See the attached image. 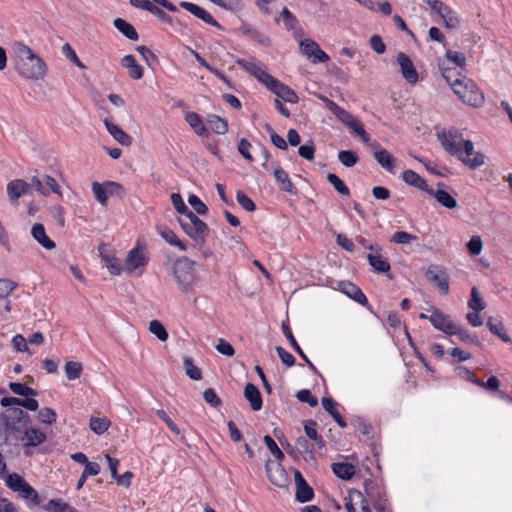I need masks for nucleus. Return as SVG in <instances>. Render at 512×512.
Wrapping results in <instances>:
<instances>
[{"instance_id":"f257e3e1","label":"nucleus","mask_w":512,"mask_h":512,"mask_svg":"<svg viewBox=\"0 0 512 512\" xmlns=\"http://www.w3.org/2000/svg\"><path fill=\"white\" fill-rule=\"evenodd\" d=\"M197 263L187 257H180L175 261L172 274L179 290L184 294H191L199 281L196 271Z\"/></svg>"},{"instance_id":"f03ea898","label":"nucleus","mask_w":512,"mask_h":512,"mask_svg":"<svg viewBox=\"0 0 512 512\" xmlns=\"http://www.w3.org/2000/svg\"><path fill=\"white\" fill-rule=\"evenodd\" d=\"M452 90L467 105L480 107L484 103V95L480 88L472 79L465 76L453 82Z\"/></svg>"},{"instance_id":"7ed1b4c3","label":"nucleus","mask_w":512,"mask_h":512,"mask_svg":"<svg viewBox=\"0 0 512 512\" xmlns=\"http://www.w3.org/2000/svg\"><path fill=\"white\" fill-rule=\"evenodd\" d=\"M178 222L183 231L198 245L205 243L209 228L194 212H189L184 217H180Z\"/></svg>"},{"instance_id":"20e7f679","label":"nucleus","mask_w":512,"mask_h":512,"mask_svg":"<svg viewBox=\"0 0 512 512\" xmlns=\"http://www.w3.org/2000/svg\"><path fill=\"white\" fill-rule=\"evenodd\" d=\"M364 489L368 500L377 512H392L386 491L381 483L376 480H366Z\"/></svg>"},{"instance_id":"39448f33","label":"nucleus","mask_w":512,"mask_h":512,"mask_svg":"<svg viewBox=\"0 0 512 512\" xmlns=\"http://www.w3.org/2000/svg\"><path fill=\"white\" fill-rule=\"evenodd\" d=\"M16 69L18 73L28 79H40L45 74V64L37 55L24 60L16 62Z\"/></svg>"},{"instance_id":"423d86ee","label":"nucleus","mask_w":512,"mask_h":512,"mask_svg":"<svg viewBox=\"0 0 512 512\" xmlns=\"http://www.w3.org/2000/svg\"><path fill=\"white\" fill-rule=\"evenodd\" d=\"M455 156L470 169H477L485 162V156L481 152L475 151L471 140H466Z\"/></svg>"},{"instance_id":"0eeeda50","label":"nucleus","mask_w":512,"mask_h":512,"mask_svg":"<svg viewBox=\"0 0 512 512\" xmlns=\"http://www.w3.org/2000/svg\"><path fill=\"white\" fill-rule=\"evenodd\" d=\"M236 63L246 72L257 78L265 86L272 78V76L267 72L266 66L256 59H238Z\"/></svg>"},{"instance_id":"6e6552de","label":"nucleus","mask_w":512,"mask_h":512,"mask_svg":"<svg viewBox=\"0 0 512 512\" xmlns=\"http://www.w3.org/2000/svg\"><path fill=\"white\" fill-rule=\"evenodd\" d=\"M265 468L267 477L273 485L280 488L288 487L290 483V477L280 463L268 460L266 462Z\"/></svg>"},{"instance_id":"1a4fd4ad","label":"nucleus","mask_w":512,"mask_h":512,"mask_svg":"<svg viewBox=\"0 0 512 512\" xmlns=\"http://www.w3.org/2000/svg\"><path fill=\"white\" fill-rule=\"evenodd\" d=\"M438 139L445 151L451 156H455L466 141L457 129H450L447 133L438 134Z\"/></svg>"},{"instance_id":"9d476101","label":"nucleus","mask_w":512,"mask_h":512,"mask_svg":"<svg viewBox=\"0 0 512 512\" xmlns=\"http://www.w3.org/2000/svg\"><path fill=\"white\" fill-rule=\"evenodd\" d=\"M299 48L301 53L313 63H325L330 59L320 46L311 39H304L300 41Z\"/></svg>"},{"instance_id":"9b49d317","label":"nucleus","mask_w":512,"mask_h":512,"mask_svg":"<svg viewBox=\"0 0 512 512\" xmlns=\"http://www.w3.org/2000/svg\"><path fill=\"white\" fill-rule=\"evenodd\" d=\"M369 146L375 149L374 158L376 162L386 171L395 174L396 158L388 150L382 148L376 141L370 143Z\"/></svg>"},{"instance_id":"f8f14e48","label":"nucleus","mask_w":512,"mask_h":512,"mask_svg":"<svg viewBox=\"0 0 512 512\" xmlns=\"http://www.w3.org/2000/svg\"><path fill=\"white\" fill-rule=\"evenodd\" d=\"M425 276L429 282L435 285L443 294L449 291L448 278L441 266L431 265L428 267Z\"/></svg>"},{"instance_id":"ddd939ff","label":"nucleus","mask_w":512,"mask_h":512,"mask_svg":"<svg viewBox=\"0 0 512 512\" xmlns=\"http://www.w3.org/2000/svg\"><path fill=\"white\" fill-rule=\"evenodd\" d=\"M429 321L435 329L442 331L446 335L452 336V333H455L454 330L457 324H455L448 315L438 309L433 310L432 314L429 316Z\"/></svg>"},{"instance_id":"4468645a","label":"nucleus","mask_w":512,"mask_h":512,"mask_svg":"<svg viewBox=\"0 0 512 512\" xmlns=\"http://www.w3.org/2000/svg\"><path fill=\"white\" fill-rule=\"evenodd\" d=\"M337 289L345 294L350 299L354 300L358 304L367 307L369 306L368 299L363 291L354 283L343 280L337 283Z\"/></svg>"},{"instance_id":"2eb2a0df","label":"nucleus","mask_w":512,"mask_h":512,"mask_svg":"<svg viewBox=\"0 0 512 512\" xmlns=\"http://www.w3.org/2000/svg\"><path fill=\"white\" fill-rule=\"evenodd\" d=\"M266 87L274 93L277 97L283 99L285 102L297 103L298 97L296 93L287 85L283 84L272 76Z\"/></svg>"},{"instance_id":"dca6fc26","label":"nucleus","mask_w":512,"mask_h":512,"mask_svg":"<svg viewBox=\"0 0 512 512\" xmlns=\"http://www.w3.org/2000/svg\"><path fill=\"white\" fill-rule=\"evenodd\" d=\"M397 62L400 66L403 78L408 83L415 84L418 81V73L410 57L403 52H399L397 54Z\"/></svg>"},{"instance_id":"f3484780","label":"nucleus","mask_w":512,"mask_h":512,"mask_svg":"<svg viewBox=\"0 0 512 512\" xmlns=\"http://www.w3.org/2000/svg\"><path fill=\"white\" fill-rule=\"evenodd\" d=\"M294 479L296 484V500L300 503L311 501L314 497V491L297 469L294 470Z\"/></svg>"},{"instance_id":"a211bd4d","label":"nucleus","mask_w":512,"mask_h":512,"mask_svg":"<svg viewBox=\"0 0 512 512\" xmlns=\"http://www.w3.org/2000/svg\"><path fill=\"white\" fill-rule=\"evenodd\" d=\"M368 249L371 253L367 255V260L372 268L378 273H388L391 266L387 258L383 257L380 253V248L368 246Z\"/></svg>"},{"instance_id":"6ab92c4d","label":"nucleus","mask_w":512,"mask_h":512,"mask_svg":"<svg viewBox=\"0 0 512 512\" xmlns=\"http://www.w3.org/2000/svg\"><path fill=\"white\" fill-rule=\"evenodd\" d=\"M7 195L11 203L18 204L19 198L30 191V185L23 179H14L7 184Z\"/></svg>"},{"instance_id":"aec40b11","label":"nucleus","mask_w":512,"mask_h":512,"mask_svg":"<svg viewBox=\"0 0 512 512\" xmlns=\"http://www.w3.org/2000/svg\"><path fill=\"white\" fill-rule=\"evenodd\" d=\"M180 6L205 23L220 28V24L204 8L187 1L180 2Z\"/></svg>"},{"instance_id":"412c9836","label":"nucleus","mask_w":512,"mask_h":512,"mask_svg":"<svg viewBox=\"0 0 512 512\" xmlns=\"http://www.w3.org/2000/svg\"><path fill=\"white\" fill-rule=\"evenodd\" d=\"M146 265L147 259L139 248L136 247L129 251L125 259V270L127 272L132 273Z\"/></svg>"},{"instance_id":"4be33fe9","label":"nucleus","mask_w":512,"mask_h":512,"mask_svg":"<svg viewBox=\"0 0 512 512\" xmlns=\"http://www.w3.org/2000/svg\"><path fill=\"white\" fill-rule=\"evenodd\" d=\"M244 397L250 403V407L253 411H259L262 408V396L259 389L254 384H246L244 388Z\"/></svg>"},{"instance_id":"5701e85b","label":"nucleus","mask_w":512,"mask_h":512,"mask_svg":"<svg viewBox=\"0 0 512 512\" xmlns=\"http://www.w3.org/2000/svg\"><path fill=\"white\" fill-rule=\"evenodd\" d=\"M104 125L107 128L109 134L121 145L129 146L132 142L131 136L123 131L119 126L114 124L108 118L104 119Z\"/></svg>"},{"instance_id":"b1692460","label":"nucleus","mask_w":512,"mask_h":512,"mask_svg":"<svg viewBox=\"0 0 512 512\" xmlns=\"http://www.w3.org/2000/svg\"><path fill=\"white\" fill-rule=\"evenodd\" d=\"M274 177L279 185L280 190L285 191L291 195L297 194V188L291 182L288 173L281 167H277L274 170Z\"/></svg>"},{"instance_id":"393cba45","label":"nucleus","mask_w":512,"mask_h":512,"mask_svg":"<svg viewBox=\"0 0 512 512\" xmlns=\"http://www.w3.org/2000/svg\"><path fill=\"white\" fill-rule=\"evenodd\" d=\"M403 181L413 187L418 188L421 191L426 193L430 192L431 187L426 183V181L415 171L413 170H405L402 174Z\"/></svg>"},{"instance_id":"a878e982","label":"nucleus","mask_w":512,"mask_h":512,"mask_svg":"<svg viewBox=\"0 0 512 512\" xmlns=\"http://www.w3.org/2000/svg\"><path fill=\"white\" fill-rule=\"evenodd\" d=\"M121 65L128 70L130 78L139 80L143 77L144 69L137 63L136 58L133 55L129 54L124 56L121 60Z\"/></svg>"},{"instance_id":"bb28decb","label":"nucleus","mask_w":512,"mask_h":512,"mask_svg":"<svg viewBox=\"0 0 512 512\" xmlns=\"http://www.w3.org/2000/svg\"><path fill=\"white\" fill-rule=\"evenodd\" d=\"M31 235L42 247L47 250H52L56 247L55 242L47 236L44 226L40 223L33 225L31 229Z\"/></svg>"},{"instance_id":"cd10ccee","label":"nucleus","mask_w":512,"mask_h":512,"mask_svg":"<svg viewBox=\"0 0 512 512\" xmlns=\"http://www.w3.org/2000/svg\"><path fill=\"white\" fill-rule=\"evenodd\" d=\"M47 439L46 434L36 428H28L24 432L23 441L24 446L27 447H37L40 444L44 443Z\"/></svg>"},{"instance_id":"c85d7f7f","label":"nucleus","mask_w":512,"mask_h":512,"mask_svg":"<svg viewBox=\"0 0 512 512\" xmlns=\"http://www.w3.org/2000/svg\"><path fill=\"white\" fill-rule=\"evenodd\" d=\"M317 423L314 420L304 421V431L308 439L315 442L318 449L322 450L326 446V442L316 430Z\"/></svg>"},{"instance_id":"c756f323","label":"nucleus","mask_w":512,"mask_h":512,"mask_svg":"<svg viewBox=\"0 0 512 512\" xmlns=\"http://www.w3.org/2000/svg\"><path fill=\"white\" fill-rule=\"evenodd\" d=\"M333 473L342 480H350L356 473L355 466L347 462H337L331 465Z\"/></svg>"},{"instance_id":"7c9ffc66","label":"nucleus","mask_w":512,"mask_h":512,"mask_svg":"<svg viewBox=\"0 0 512 512\" xmlns=\"http://www.w3.org/2000/svg\"><path fill=\"white\" fill-rule=\"evenodd\" d=\"M428 194L433 196L438 203L447 209H454L458 205L457 200L443 189L434 190L431 188Z\"/></svg>"},{"instance_id":"2f4dec72","label":"nucleus","mask_w":512,"mask_h":512,"mask_svg":"<svg viewBox=\"0 0 512 512\" xmlns=\"http://www.w3.org/2000/svg\"><path fill=\"white\" fill-rule=\"evenodd\" d=\"M114 27L122 33L125 37H127L129 40L137 41L139 38L138 32L134 28L133 25H131L129 22L122 18H116L113 21Z\"/></svg>"},{"instance_id":"473e14b6","label":"nucleus","mask_w":512,"mask_h":512,"mask_svg":"<svg viewBox=\"0 0 512 512\" xmlns=\"http://www.w3.org/2000/svg\"><path fill=\"white\" fill-rule=\"evenodd\" d=\"M158 233L170 245L178 247L181 251H186L187 246L178 239L177 235L167 226H158Z\"/></svg>"},{"instance_id":"72a5a7b5","label":"nucleus","mask_w":512,"mask_h":512,"mask_svg":"<svg viewBox=\"0 0 512 512\" xmlns=\"http://www.w3.org/2000/svg\"><path fill=\"white\" fill-rule=\"evenodd\" d=\"M207 124L209 128L219 135H224L228 132V123L221 117L210 114L207 116Z\"/></svg>"},{"instance_id":"f704fd0d","label":"nucleus","mask_w":512,"mask_h":512,"mask_svg":"<svg viewBox=\"0 0 512 512\" xmlns=\"http://www.w3.org/2000/svg\"><path fill=\"white\" fill-rule=\"evenodd\" d=\"M295 447L300 454H303V458L308 461H315L313 447L310 445L307 438L299 437L295 442Z\"/></svg>"},{"instance_id":"c9c22d12","label":"nucleus","mask_w":512,"mask_h":512,"mask_svg":"<svg viewBox=\"0 0 512 512\" xmlns=\"http://www.w3.org/2000/svg\"><path fill=\"white\" fill-rule=\"evenodd\" d=\"M330 112L333 113L347 127L356 119L352 114L336 103H329Z\"/></svg>"},{"instance_id":"e433bc0d","label":"nucleus","mask_w":512,"mask_h":512,"mask_svg":"<svg viewBox=\"0 0 512 512\" xmlns=\"http://www.w3.org/2000/svg\"><path fill=\"white\" fill-rule=\"evenodd\" d=\"M185 119L188 122V124L194 129L197 135L204 136L207 133V128L202 123V120L197 113H187Z\"/></svg>"},{"instance_id":"4c0bfd02","label":"nucleus","mask_w":512,"mask_h":512,"mask_svg":"<svg viewBox=\"0 0 512 512\" xmlns=\"http://www.w3.org/2000/svg\"><path fill=\"white\" fill-rule=\"evenodd\" d=\"M21 497L27 501L29 508L40 505V497L38 492L28 483V485L20 492Z\"/></svg>"},{"instance_id":"58836bf2","label":"nucleus","mask_w":512,"mask_h":512,"mask_svg":"<svg viewBox=\"0 0 512 512\" xmlns=\"http://www.w3.org/2000/svg\"><path fill=\"white\" fill-rule=\"evenodd\" d=\"M444 26L448 29H458L460 27V17L456 11L448 7V9L441 16Z\"/></svg>"},{"instance_id":"ea45409f","label":"nucleus","mask_w":512,"mask_h":512,"mask_svg":"<svg viewBox=\"0 0 512 512\" xmlns=\"http://www.w3.org/2000/svg\"><path fill=\"white\" fill-rule=\"evenodd\" d=\"M6 485L14 492H21L28 482L17 473L9 474L6 479Z\"/></svg>"},{"instance_id":"a19ab883","label":"nucleus","mask_w":512,"mask_h":512,"mask_svg":"<svg viewBox=\"0 0 512 512\" xmlns=\"http://www.w3.org/2000/svg\"><path fill=\"white\" fill-rule=\"evenodd\" d=\"M9 388L14 394L23 397H35L38 395V392L33 388L18 382H11Z\"/></svg>"},{"instance_id":"79ce46f5","label":"nucleus","mask_w":512,"mask_h":512,"mask_svg":"<svg viewBox=\"0 0 512 512\" xmlns=\"http://www.w3.org/2000/svg\"><path fill=\"white\" fill-rule=\"evenodd\" d=\"M338 160L343 166L350 168L358 163L359 157L352 150H342L338 153Z\"/></svg>"},{"instance_id":"37998d69","label":"nucleus","mask_w":512,"mask_h":512,"mask_svg":"<svg viewBox=\"0 0 512 512\" xmlns=\"http://www.w3.org/2000/svg\"><path fill=\"white\" fill-rule=\"evenodd\" d=\"M454 331H455V333H452V335L458 336L459 339L461 341H463L464 343L472 344V345L480 344L477 335L469 332L467 329L461 328L457 325Z\"/></svg>"},{"instance_id":"c03bdc74","label":"nucleus","mask_w":512,"mask_h":512,"mask_svg":"<svg viewBox=\"0 0 512 512\" xmlns=\"http://www.w3.org/2000/svg\"><path fill=\"white\" fill-rule=\"evenodd\" d=\"M487 326L491 333L497 335L501 340L506 343L511 342V338L505 332L504 326L501 322H494L492 318H490L487 322Z\"/></svg>"},{"instance_id":"a18cd8bd","label":"nucleus","mask_w":512,"mask_h":512,"mask_svg":"<svg viewBox=\"0 0 512 512\" xmlns=\"http://www.w3.org/2000/svg\"><path fill=\"white\" fill-rule=\"evenodd\" d=\"M444 57L449 63L454 64L456 67L463 68L466 66V57L461 52L447 49Z\"/></svg>"},{"instance_id":"49530a36","label":"nucleus","mask_w":512,"mask_h":512,"mask_svg":"<svg viewBox=\"0 0 512 512\" xmlns=\"http://www.w3.org/2000/svg\"><path fill=\"white\" fill-rule=\"evenodd\" d=\"M328 182L334 187V189L343 196H349L350 191L349 188L345 185V183L334 173H329L327 175Z\"/></svg>"},{"instance_id":"de8ad7c7","label":"nucleus","mask_w":512,"mask_h":512,"mask_svg":"<svg viewBox=\"0 0 512 512\" xmlns=\"http://www.w3.org/2000/svg\"><path fill=\"white\" fill-rule=\"evenodd\" d=\"M43 183L44 189H46V197L50 195V193L57 194L59 196L62 195L61 187L57 183L56 179L50 175H43Z\"/></svg>"},{"instance_id":"09e8293b","label":"nucleus","mask_w":512,"mask_h":512,"mask_svg":"<svg viewBox=\"0 0 512 512\" xmlns=\"http://www.w3.org/2000/svg\"><path fill=\"white\" fill-rule=\"evenodd\" d=\"M282 331H283V334L285 335V337L288 339V341L290 342V345L292 346V348L295 350V352L302 358V359H306V354L303 352V350L301 349V347L299 346V344L297 343L290 327L288 326V324L286 323H282Z\"/></svg>"},{"instance_id":"8fccbe9b","label":"nucleus","mask_w":512,"mask_h":512,"mask_svg":"<svg viewBox=\"0 0 512 512\" xmlns=\"http://www.w3.org/2000/svg\"><path fill=\"white\" fill-rule=\"evenodd\" d=\"M89 426L93 432L100 435L108 430L110 422L106 418L91 417Z\"/></svg>"},{"instance_id":"3c124183","label":"nucleus","mask_w":512,"mask_h":512,"mask_svg":"<svg viewBox=\"0 0 512 512\" xmlns=\"http://www.w3.org/2000/svg\"><path fill=\"white\" fill-rule=\"evenodd\" d=\"M348 128L351 130V132L353 134L358 136L362 140V142H364L365 144H368V145L370 144V135L366 132V130L364 129V127L360 121L355 119L348 126Z\"/></svg>"},{"instance_id":"603ef678","label":"nucleus","mask_w":512,"mask_h":512,"mask_svg":"<svg viewBox=\"0 0 512 512\" xmlns=\"http://www.w3.org/2000/svg\"><path fill=\"white\" fill-rule=\"evenodd\" d=\"M149 331L154 334L160 341H166L169 337L163 324L158 320H152L149 323Z\"/></svg>"},{"instance_id":"864d4df0","label":"nucleus","mask_w":512,"mask_h":512,"mask_svg":"<svg viewBox=\"0 0 512 512\" xmlns=\"http://www.w3.org/2000/svg\"><path fill=\"white\" fill-rule=\"evenodd\" d=\"M438 66L441 70V74L443 78L447 81V83L452 87V84L456 79H462V77H459V73L456 71L455 68L450 67H444L443 61H438Z\"/></svg>"},{"instance_id":"5fc2aeb1","label":"nucleus","mask_w":512,"mask_h":512,"mask_svg":"<svg viewBox=\"0 0 512 512\" xmlns=\"http://www.w3.org/2000/svg\"><path fill=\"white\" fill-rule=\"evenodd\" d=\"M468 306H469V308H471L472 310H474L476 312H480V311L484 310V308H485L483 299L476 287H473L471 290V298L468 301Z\"/></svg>"},{"instance_id":"6e6d98bb","label":"nucleus","mask_w":512,"mask_h":512,"mask_svg":"<svg viewBox=\"0 0 512 512\" xmlns=\"http://www.w3.org/2000/svg\"><path fill=\"white\" fill-rule=\"evenodd\" d=\"M65 374L69 380H76L82 372V365L76 361H68L65 365Z\"/></svg>"},{"instance_id":"4d7b16f0","label":"nucleus","mask_w":512,"mask_h":512,"mask_svg":"<svg viewBox=\"0 0 512 512\" xmlns=\"http://www.w3.org/2000/svg\"><path fill=\"white\" fill-rule=\"evenodd\" d=\"M92 192L96 198V200L101 203L102 205H105L108 200V193L107 188L105 187V184H100L98 182L92 183Z\"/></svg>"},{"instance_id":"13d9d810","label":"nucleus","mask_w":512,"mask_h":512,"mask_svg":"<svg viewBox=\"0 0 512 512\" xmlns=\"http://www.w3.org/2000/svg\"><path fill=\"white\" fill-rule=\"evenodd\" d=\"M236 199L238 204L248 212H252L256 209L254 201L245 194L242 190H238L236 193Z\"/></svg>"},{"instance_id":"bf43d9fd","label":"nucleus","mask_w":512,"mask_h":512,"mask_svg":"<svg viewBox=\"0 0 512 512\" xmlns=\"http://www.w3.org/2000/svg\"><path fill=\"white\" fill-rule=\"evenodd\" d=\"M69 504L62 499H51L44 507L47 512H66Z\"/></svg>"},{"instance_id":"052dcab7","label":"nucleus","mask_w":512,"mask_h":512,"mask_svg":"<svg viewBox=\"0 0 512 512\" xmlns=\"http://www.w3.org/2000/svg\"><path fill=\"white\" fill-rule=\"evenodd\" d=\"M183 363H184L185 372L191 379H193V380L201 379V377H202L201 371L199 370L198 367H196L194 365L193 360L190 357H185Z\"/></svg>"},{"instance_id":"680f3d73","label":"nucleus","mask_w":512,"mask_h":512,"mask_svg":"<svg viewBox=\"0 0 512 512\" xmlns=\"http://www.w3.org/2000/svg\"><path fill=\"white\" fill-rule=\"evenodd\" d=\"M16 287L17 283L14 281L7 278H0V299L8 298Z\"/></svg>"},{"instance_id":"e2e57ef3","label":"nucleus","mask_w":512,"mask_h":512,"mask_svg":"<svg viewBox=\"0 0 512 512\" xmlns=\"http://www.w3.org/2000/svg\"><path fill=\"white\" fill-rule=\"evenodd\" d=\"M188 203L192 206V208L199 215H206L208 213V208L205 203L195 194H191L188 197Z\"/></svg>"},{"instance_id":"0e129e2a","label":"nucleus","mask_w":512,"mask_h":512,"mask_svg":"<svg viewBox=\"0 0 512 512\" xmlns=\"http://www.w3.org/2000/svg\"><path fill=\"white\" fill-rule=\"evenodd\" d=\"M171 201L175 208V210L181 214L183 217L187 215L189 212H192L184 203L182 197L178 193H172Z\"/></svg>"},{"instance_id":"69168bd1","label":"nucleus","mask_w":512,"mask_h":512,"mask_svg":"<svg viewBox=\"0 0 512 512\" xmlns=\"http://www.w3.org/2000/svg\"><path fill=\"white\" fill-rule=\"evenodd\" d=\"M267 448L270 450V452L272 453V455L279 461L283 460L284 459V453L280 450V448L278 447L277 443L274 441V439L269 436V435H265L264 438H263Z\"/></svg>"},{"instance_id":"338daca9","label":"nucleus","mask_w":512,"mask_h":512,"mask_svg":"<svg viewBox=\"0 0 512 512\" xmlns=\"http://www.w3.org/2000/svg\"><path fill=\"white\" fill-rule=\"evenodd\" d=\"M296 398L303 403H307L310 407H316L318 405V399L312 395L310 390L302 389L296 393Z\"/></svg>"},{"instance_id":"774afa93","label":"nucleus","mask_w":512,"mask_h":512,"mask_svg":"<svg viewBox=\"0 0 512 512\" xmlns=\"http://www.w3.org/2000/svg\"><path fill=\"white\" fill-rule=\"evenodd\" d=\"M281 18L288 30H294L298 25V20L296 17L290 12V10L286 7L283 8L281 12Z\"/></svg>"}]
</instances>
